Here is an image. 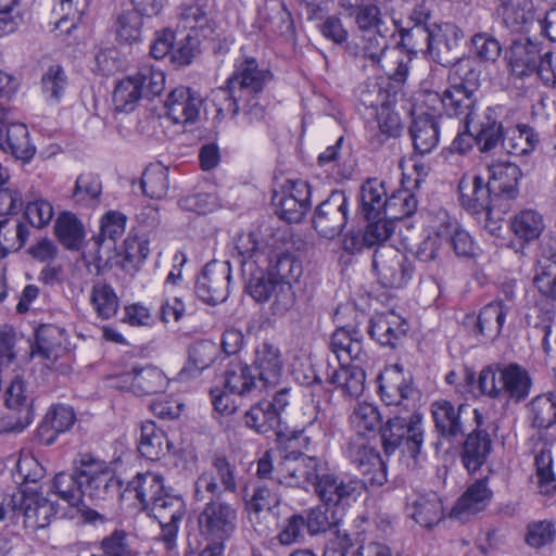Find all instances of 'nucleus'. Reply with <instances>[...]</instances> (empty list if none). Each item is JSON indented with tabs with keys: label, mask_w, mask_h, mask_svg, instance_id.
Instances as JSON below:
<instances>
[{
	"label": "nucleus",
	"mask_w": 556,
	"mask_h": 556,
	"mask_svg": "<svg viewBox=\"0 0 556 556\" xmlns=\"http://www.w3.org/2000/svg\"><path fill=\"white\" fill-rule=\"evenodd\" d=\"M428 101H439L448 116L464 115L465 128L475 137L479 150L493 151L502 138L501 109L477 106L476 93L451 85L443 93H427Z\"/></svg>",
	"instance_id": "1"
},
{
	"label": "nucleus",
	"mask_w": 556,
	"mask_h": 556,
	"mask_svg": "<svg viewBox=\"0 0 556 556\" xmlns=\"http://www.w3.org/2000/svg\"><path fill=\"white\" fill-rule=\"evenodd\" d=\"M242 276L247 292L256 302L271 301L274 314H283L292 306L294 294L291 282L277 280L264 265L255 266V262H244Z\"/></svg>",
	"instance_id": "2"
},
{
	"label": "nucleus",
	"mask_w": 556,
	"mask_h": 556,
	"mask_svg": "<svg viewBox=\"0 0 556 556\" xmlns=\"http://www.w3.org/2000/svg\"><path fill=\"white\" fill-rule=\"evenodd\" d=\"M380 437L387 456L400 450L416 458L424 443L422 417L416 412L393 416L381 426Z\"/></svg>",
	"instance_id": "3"
},
{
	"label": "nucleus",
	"mask_w": 556,
	"mask_h": 556,
	"mask_svg": "<svg viewBox=\"0 0 556 556\" xmlns=\"http://www.w3.org/2000/svg\"><path fill=\"white\" fill-rule=\"evenodd\" d=\"M78 475L81 477L84 498L94 504L113 497L118 491L119 481L111 467L91 454H81L78 458Z\"/></svg>",
	"instance_id": "4"
},
{
	"label": "nucleus",
	"mask_w": 556,
	"mask_h": 556,
	"mask_svg": "<svg viewBox=\"0 0 556 556\" xmlns=\"http://www.w3.org/2000/svg\"><path fill=\"white\" fill-rule=\"evenodd\" d=\"M468 404L439 399L430 404L434 432L441 442L452 444L466 433L468 421L473 417Z\"/></svg>",
	"instance_id": "5"
},
{
	"label": "nucleus",
	"mask_w": 556,
	"mask_h": 556,
	"mask_svg": "<svg viewBox=\"0 0 556 556\" xmlns=\"http://www.w3.org/2000/svg\"><path fill=\"white\" fill-rule=\"evenodd\" d=\"M372 269L379 283L384 288H402L407 285L414 274L413 263L392 245L376 248Z\"/></svg>",
	"instance_id": "6"
},
{
	"label": "nucleus",
	"mask_w": 556,
	"mask_h": 556,
	"mask_svg": "<svg viewBox=\"0 0 556 556\" xmlns=\"http://www.w3.org/2000/svg\"><path fill=\"white\" fill-rule=\"evenodd\" d=\"M460 205L471 214L484 212L488 218L495 215L500 210L505 213L508 210L507 203H497L488 179L476 174H465L458 182Z\"/></svg>",
	"instance_id": "7"
},
{
	"label": "nucleus",
	"mask_w": 556,
	"mask_h": 556,
	"mask_svg": "<svg viewBox=\"0 0 556 556\" xmlns=\"http://www.w3.org/2000/svg\"><path fill=\"white\" fill-rule=\"evenodd\" d=\"M199 515L201 534L207 540H229L237 529L238 513L219 497H208Z\"/></svg>",
	"instance_id": "8"
},
{
	"label": "nucleus",
	"mask_w": 556,
	"mask_h": 556,
	"mask_svg": "<svg viewBox=\"0 0 556 556\" xmlns=\"http://www.w3.org/2000/svg\"><path fill=\"white\" fill-rule=\"evenodd\" d=\"M349 205V197L344 191H332L316 206L312 217L313 228L323 238H336L348 224Z\"/></svg>",
	"instance_id": "9"
},
{
	"label": "nucleus",
	"mask_w": 556,
	"mask_h": 556,
	"mask_svg": "<svg viewBox=\"0 0 556 556\" xmlns=\"http://www.w3.org/2000/svg\"><path fill=\"white\" fill-rule=\"evenodd\" d=\"M237 491L236 466L225 456H215L208 470L202 472L194 482L193 497L198 502L208 497H219L224 492Z\"/></svg>",
	"instance_id": "10"
},
{
	"label": "nucleus",
	"mask_w": 556,
	"mask_h": 556,
	"mask_svg": "<svg viewBox=\"0 0 556 556\" xmlns=\"http://www.w3.org/2000/svg\"><path fill=\"white\" fill-rule=\"evenodd\" d=\"M325 463L304 453L291 451L287 453L276 467L278 479L290 486L306 488L315 485Z\"/></svg>",
	"instance_id": "11"
},
{
	"label": "nucleus",
	"mask_w": 556,
	"mask_h": 556,
	"mask_svg": "<svg viewBox=\"0 0 556 556\" xmlns=\"http://www.w3.org/2000/svg\"><path fill=\"white\" fill-rule=\"evenodd\" d=\"M146 511L159 521L161 527L160 539L166 544L167 548H173L177 536L178 522L186 514L182 497L166 488Z\"/></svg>",
	"instance_id": "12"
},
{
	"label": "nucleus",
	"mask_w": 556,
	"mask_h": 556,
	"mask_svg": "<svg viewBox=\"0 0 556 556\" xmlns=\"http://www.w3.org/2000/svg\"><path fill=\"white\" fill-rule=\"evenodd\" d=\"M365 482L341 477L326 467L316 480L314 490L326 506L350 505L361 496Z\"/></svg>",
	"instance_id": "13"
},
{
	"label": "nucleus",
	"mask_w": 556,
	"mask_h": 556,
	"mask_svg": "<svg viewBox=\"0 0 556 556\" xmlns=\"http://www.w3.org/2000/svg\"><path fill=\"white\" fill-rule=\"evenodd\" d=\"M231 268L228 261L208 262L194 285L197 296L207 304L224 302L229 295Z\"/></svg>",
	"instance_id": "14"
},
{
	"label": "nucleus",
	"mask_w": 556,
	"mask_h": 556,
	"mask_svg": "<svg viewBox=\"0 0 556 556\" xmlns=\"http://www.w3.org/2000/svg\"><path fill=\"white\" fill-rule=\"evenodd\" d=\"M271 78V73L260 67L255 58L247 56L236 62L235 71L227 79V88L236 92L238 99L245 100L247 97L260 96Z\"/></svg>",
	"instance_id": "15"
},
{
	"label": "nucleus",
	"mask_w": 556,
	"mask_h": 556,
	"mask_svg": "<svg viewBox=\"0 0 556 556\" xmlns=\"http://www.w3.org/2000/svg\"><path fill=\"white\" fill-rule=\"evenodd\" d=\"M275 213L288 223H300L311 205V187L304 180L288 181L271 198Z\"/></svg>",
	"instance_id": "16"
},
{
	"label": "nucleus",
	"mask_w": 556,
	"mask_h": 556,
	"mask_svg": "<svg viewBox=\"0 0 556 556\" xmlns=\"http://www.w3.org/2000/svg\"><path fill=\"white\" fill-rule=\"evenodd\" d=\"M167 384L168 380L164 372L153 365H134L129 370L113 378L114 387L130 391L137 396L164 392Z\"/></svg>",
	"instance_id": "17"
},
{
	"label": "nucleus",
	"mask_w": 556,
	"mask_h": 556,
	"mask_svg": "<svg viewBox=\"0 0 556 556\" xmlns=\"http://www.w3.org/2000/svg\"><path fill=\"white\" fill-rule=\"evenodd\" d=\"M472 413L475 428L466 435L460 450L462 464L469 473L479 470L492 452V439L484 428L483 414L477 408Z\"/></svg>",
	"instance_id": "18"
},
{
	"label": "nucleus",
	"mask_w": 556,
	"mask_h": 556,
	"mask_svg": "<svg viewBox=\"0 0 556 556\" xmlns=\"http://www.w3.org/2000/svg\"><path fill=\"white\" fill-rule=\"evenodd\" d=\"M348 458L371 485H382L387 481V465L379 452L370 446L365 438L351 437L345 450Z\"/></svg>",
	"instance_id": "19"
},
{
	"label": "nucleus",
	"mask_w": 556,
	"mask_h": 556,
	"mask_svg": "<svg viewBox=\"0 0 556 556\" xmlns=\"http://www.w3.org/2000/svg\"><path fill=\"white\" fill-rule=\"evenodd\" d=\"M177 28L188 30V34L198 38L214 39L219 36L213 8L200 0L182 3L179 7Z\"/></svg>",
	"instance_id": "20"
},
{
	"label": "nucleus",
	"mask_w": 556,
	"mask_h": 556,
	"mask_svg": "<svg viewBox=\"0 0 556 556\" xmlns=\"http://www.w3.org/2000/svg\"><path fill=\"white\" fill-rule=\"evenodd\" d=\"M279 504V494L268 483L263 482L254 486L253 493L247 502V508L249 520L260 535L267 536L271 532V525L268 519L275 516L274 509Z\"/></svg>",
	"instance_id": "21"
},
{
	"label": "nucleus",
	"mask_w": 556,
	"mask_h": 556,
	"mask_svg": "<svg viewBox=\"0 0 556 556\" xmlns=\"http://www.w3.org/2000/svg\"><path fill=\"white\" fill-rule=\"evenodd\" d=\"M463 37V30L454 24L437 25L427 53L438 64L451 66L462 58Z\"/></svg>",
	"instance_id": "22"
},
{
	"label": "nucleus",
	"mask_w": 556,
	"mask_h": 556,
	"mask_svg": "<svg viewBox=\"0 0 556 556\" xmlns=\"http://www.w3.org/2000/svg\"><path fill=\"white\" fill-rule=\"evenodd\" d=\"M252 367L264 388L279 384L285 371V361L280 349L267 341L260 343L254 351Z\"/></svg>",
	"instance_id": "23"
},
{
	"label": "nucleus",
	"mask_w": 556,
	"mask_h": 556,
	"mask_svg": "<svg viewBox=\"0 0 556 556\" xmlns=\"http://www.w3.org/2000/svg\"><path fill=\"white\" fill-rule=\"evenodd\" d=\"M542 42L531 39L514 40L505 52L510 75L523 78L533 74L542 56Z\"/></svg>",
	"instance_id": "24"
},
{
	"label": "nucleus",
	"mask_w": 556,
	"mask_h": 556,
	"mask_svg": "<svg viewBox=\"0 0 556 556\" xmlns=\"http://www.w3.org/2000/svg\"><path fill=\"white\" fill-rule=\"evenodd\" d=\"M408 325L394 312L375 314L368 326V334L382 346L396 349L406 338Z\"/></svg>",
	"instance_id": "25"
},
{
	"label": "nucleus",
	"mask_w": 556,
	"mask_h": 556,
	"mask_svg": "<svg viewBox=\"0 0 556 556\" xmlns=\"http://www.w3.org/2000/svg\"><path fill=\"white\" fill-rule=\"evenodd\" d=\"M496 13L511 33H528L538 20L532 0H497Z\"/></svg>",
	"instance_id": "26"
},
{
	"label": "nucleus",
	"mask_w": 556,
	"mask_h": 556,
	"mask_svg": "<svg viewBox=\"0 0 556 556\" xmlns=\"http://www.w3.org/2000/svg\"><path fill=\"white\" fill-rule=\"evenodd\" d=\"M22 497L16 501V510L24 517V526L29 530L45 529L56 515L55 504L42 495L18 492Z\"/></svg>",
	"instance_id": "27"
},
{
	"label": "nucleus",
	"mask_w": 556,
	"mask_h": 556,
	"mask_svg": "<svg viewBox=\"0 0 556 556\" xmlns=\"http://www.w3.org/2000/svg\"><path fill=\"white\" fill-rule=\"evenodd\" d=\"M488 181L497 198V203L516 199L519 180L522 177L520 167L511 162H498L488 166Z\"/></svg>",
	"instance_id": "28"
},
{
	"label": "nucleus",
	"mask_w": 556,
	"mask_h": 556,
	"mask_svg": "<svg viewBox=\"0 0 556 556\" xmlns=\"http://www.w3.org/2000/svg\"><path fill=\"white\" fill-rule=\"evenodd\" d=\"M201 105V96L184 86L173 89L165 101L166 114L175 124L195 122Z\"/></svg>",
	"instance_id": "29"
},
{
	"label": "nucleus",
	"mask_w": 556,
	"mask_h": 556,
	"mask_svg": "<svg viewBox=\"0 0 556 556\" xmlns=\"http://www.w3.org/2000/svg\"><path fill=\"white\" fill-rule=\"evenodd\" d=\"M361 42H349L345 52L363 68L367 66L379 67L382 56L388 50V39L380 31L361 33Z\"/></svg>",
	"instance_id": "30"
},
{
	"label": "nucleus",
	"mask_w": 556,
	"mask_h": 556,
	"mask_svg": "<svg viewBox=\"0 0 556 556\" xmlns=\"http://www.w3.org/2000/svg\"><path fill=\"white\" fill-rule=\"evenodd\" d=\"M34 396L28 383L20 376L14 377L5 390V406L12 413L11 418H17L15 428L24 430L34 420Z\"/></svg>",
	"instance_id": "31"
},
{
	"label": "nucleus",
	"mask_w": 556,
	"mask_h": 556,
	"mask_svg": "<svg viewBox=\"0 0 556 556\" xmlns=\"http://www.w3.org/2000/svg\"><path fill=\"white\" fill-rule=\"evenodd\" d=\"M444 121L442 115L421 113L415 115L409 127V135L415 152L420 155L432 152L440 141V128Z\"/></svg>",
	"instance_id": "32"
},
{
	"label": "nucleus",
	"mask_w": 556,
	"mask_h": 556,
	"mask_svg": "<svg viewBox=\"0 0 556 556\" xmlns=\"http://www.w3.org/2000/svg\"><path fill=\"white\" fill-rule=\"evenodd\" d=\"M66 341L65 330L55 325H40L36 329L35 342L31 344V357L46 361L50 368L64 352Z\"/></svg>",
	"instance_id": "33"
},
{
	"label": "nucleus",
	"mask_w": 556,
	"mask_h": 556,
	"mask_svg": "<svg viewBox=\"0 0 556 556\" xmlns=\"http://www.w3.org/2000/svg\"><path fill=\"white\" fill-rule=\"evenodd\" d=\"M224 388L240 396H256L266 389L258 381L252 365L242 362H231L225 370Z\"/></svg>",
	"instance_id": "34"
},
{
	"label": "nucleus",
	"mask_w": 556,
	"mask_h": 556,
	"mask_svg": "<svg viewBox=\"0 0 556 556\" xmlns=\"http://www.w3.org/2000/svg\"><path fill=\"white\" fill-rule=\"evenodd\" d=\"M329 349L336 356L339 365L352 364L362 361L365 356L362 334L358 330L340 327L333 331L329 341Z\"/></svg>",
	"instance_id": "35"
},
{
	"label": "nucleus",
	"mask_w": 556,
	"mask_h": 556,
	"mask_svg": "<svg viewBox=\"0 0 556 556\" xmlns=\"http://www.w3.org/2000/svg\"><path fill=\"white\" fill-rule=\"evenodd\" d=\"M498 377L501 379V397L519 403L529 396L532 379L529 371L522 366L511 363L498 367Z\"/></svg>",
	"instance_id": "36"
},
{
	"label": "nucleus",
	"mask_w": 556,
	"mask_h": 556,
	"mask_svg": "<svg viewBox=\"0 0 556 556\" xmlns=\"http://www.w3.org/2000/svg\"><path fill=\"white\" fill-rule=\"evenodd\" d=\"M379 392L387 405H401L415 392L410 381L405 379L402 369L395 365L379 376Z\"/></svg>",
	"instance_id": "37"
},
{
	"label": "nucleus",
	"mask_w": 556,
	"mask_h": 556,
	"mask_svg": "<svg viewBox=\"0 0 556 556\" xmlns=\"http://www.w3.org/2000/svg\"><path fill=\"white\" fill-rule=\"evenodd\" d=\"M0 149L16 160L28 163L36 154V147L29 140V131L23 123H10L0 137Z\"/></svg>",
	"instance_id": "38"
},
{
	"label": "nucleus",
	"mask_w": 556,
	"mask_h": 556,
	"mask_svg": "<svg viewBox=\"0 0 556 556\" xmlns=\"http://www.w3.org/2000/svg\"><path fill=\"white\" fill-rule=\"evenodd\" d=\"M76 421V415L71 406L58 404L46 414L38 428V435L46 445H52L60 433L68 431Z\"/></svg>",
	"instance_id": "39"
},
{
	"label": "nucleus",
	"mask_w": 556,
	"mask_h": 556,
	"mask_svg": "<svg viewBox=\"0 0 556 556\" xmlns=\"http://www.w3.org/2000/svg\"><path fill=\"white\" fill-rule=\"evenodd\" d=\"M164 478L161 473L147 471L137 473L124 490V496L138 500L143 510L165 490Z\"/></svg>",
	"instance_id": "40"
},
{
	"label": "nucleus",
	"mask_w": 556,
	"mask_h": 556,
	"mask_svg": "<svg viewBox=\"0 0 556 556\" xmlns=\"http://www.w3.org/2000/svg\"><path fill=\"white\" fill-rule=\"evenodd\" d=\"M388 204L384 182L378 178L367 179L359 190V210L367 219H376L386 216Z\"/></svg>",
	"instance_id": "41"
},
{
	"label": "nucleus",
	"mask_w": 556,
	"mask_h": 556,
	"mask_svg": "<svg viewBox=\"0 0 556 556\" xmlns=\"http://www.w3.org/2000/svg\"><path fill=\"white\" fill-rule=\"evenodd\" d=\"M366 375L364 369L357 364H341L339 368L333 369L327 376V381L334 386L342 395L348 397H358L365 389Z\"/></svg>",
	"instance_id": "42"
},
{
	"label": "nucleus",
	"mask_w": 556,
	"mask_h": 556,
	"mask_svg": "<svg viewBox=\"0 0 556 556\" xmlns=\"http://www.w3.org/2000/svg\"><path fill=\"white\" fill-rule=\"evenodd\" d=\"M408 514L422 527L431 528L443 516V507L435 492L415 495L407 504Z\"/></svg>",
	"instance_id": "43"
},
{
	"label": "nucleus",
	"mask_w": 556,
	"mask_h": 556,
	"mask_svg": "<svg viewBox=\"0 0 556 556\" xmlns=\"http://www.w3.org/2000/svg\"><path fill=\"white\" fill-rule=\"evenodd\" d=\"M509 308L502 300L484 305L475 320V334L490 339L496 338L503 329Z\"/></svg>",
	"instance_id": "44"
},
{
	"label": "nucleus",
	"mask_w": 556,
	"mask_h": 556,
	"mask_svg": "<svg viewBox=\"0 0 556 556\" xmlns=\"http://www.w3.org/2000/svg\"><path fill=\"white\" fill-rule=\"evenodd\" d=\"M488 483V477L477 479L470 483L453 508V515H460L463 513L477 514L484 510L493 497V491L489 488Z\"/></svg>",
	"instance_id": "45"
},
{
	"label": "nucleus",
	"mask_w": 556,
	"mask_h": 556,
	"mask_svg": "<svg viewBox=\"0 0 556 556\" xmlns=\"http://www.w3.org/2000/svg\"><path fill=\"white\" fill-rule=\"evenodd\" d=\"M505 149L509 154L528 155L532 153L540 144V134L528 124H518L508 129L506 136L502 131V138Z\"/></svg>",
	"instance_id": "46"
},
{
	"label": "nucleus",
	"mask_w": 556,
	"mask_h": 556,
	"mask_svg": "<svg viewBox=\"0 0 556 556\" xmlns=\"http://www.w3.org/2000/svg\"><path fill=\"white\" fill-rule=\"evenodd\" d=\"M169 450V442L154 421L147 420L141 424V433L138 442L140 455L149 460H157Z\"/></svg>",
	"instance_id": "47"
},
{
	"label": "nucleus",
	"mask_w": 556,
	"mask_h": 556,
	"mask_svg": "<svg viewBox=\"0 0 556 556\" xmlns=\"http://www.w3.org/2000/svg\"><path fill=\"white\" fill-rule=\"evenodd\" d=\"M52 488L54 492L73 507H87L84 503L83 481L78 475V459L72 472H59L55 475Z\"/></svg>",
	"instance_id": "48"
},
{
	"label": "nucleus",
	"mask_w": 556,
	"mask_h": 556,
	"mask_svg": "<svg viewBox=\"0 0 556 556\" xmlns=\"http://www.w3.org/2000/svg\"><path fill=\"white\" fill-rule=\"evenodd\" d=\"M70 85L64 67L58 63L49 65L41 74L40 90L45 100L58 104L65 96Z\"/></svg>",
	"instance_id": "49"
},
{
	"label": "nucleus",
	"mask_w": 556,
	"mask_h": 556,
	"mask_svg": "<svg viewBox=\"0 0 556 556\" xmlns=\"http://www.w3.org/2000/svg\"><path fill=\"white\" fill-rule=\"evenodd\" d=\"M244 424L257 433L266 434L270 431L278 433L280 417L273 409L269 400H262L252 405L244 414Z\"/></svg>",
	"instance_id": "50"
},
{
	"label": "nucleus",
	"mask_w": 556,
	"mask_h": 556,
	"mask_svg": "<svg viewBox=\"0 0 556 556\" xmlns=\"http://www.w3.org/2000/svg\"><path fill=\"white\" fill-rule=\"evenodd\" d=\"M262 27L274 34H288L293 28V21L282 0H267L260 11Z\"/></svg>",
	"instance_id": "51"
},
{
	"label": "nucleus",
	"mask_w": 556,
	"mask_h": 556,
	"mask_svg": "<svg viewBox=\"0 0 556 556\" xmlns=\"http://www.w3.org/2000/svg\"><path fill=\"white\" fill-rule=\"evenodd\" d=\"M528 418L531 426L547 429L556 424V393L546 392L536 395L528 404Z\"/></svg>",
	"instance_id": "52"
},
{
	"label": "nucleus",
	"mask_w": 556,
	"mask_h": 556,
	"mask_svg": "<svg viewBox=\"0 0 556 556\" xmlns=\"http://www.w3.org/2000/svg\"><path fill=\"white\" fill-rule=\"evenodd\" d=\"M29 236L28 226L17 219H0V258L20 250Z\"/></svg>",
	"instance_id": "53"
},
{
	"label": "nucleus",
	"mask_w": 556,
	"mask_h": 556,
	"mask_svg": "<svg viewBox=\"0 0 556 556\" xmlns=\"http://www.w3.org/2000/svg\"><path fill=\"white\" fill-rule=\"evenodd\" d=\"M237 261L243 271L244 262H255V266L267 263V251L270 248L266 244L260 245L254 232L240 233L235 240Z\"/></svg>",
	"instance_id": "54"
},
{
	"label": "nucleus",
	"mask_w": 556,
	"mask_h": 556,
	"mask_svg": "<svg viewBox=\"0 0 556 556\" xmlns=\"http://www.w3.org/2000/svg\"><path fill=\"white\" fill-rule=\"evenodd\" d=\"M54 232L59 241L68 250L78 249L84 239L81 223L70 212H62L56 217Z\"/></svg>",
	"instance_id": "55"
},
{
	"label": "nucleus",
	"mask_w": 556,
	"mask_h": 556,
	"mask_svg": "<svg viewBox=\"0 0 556 556\" xmlns=\"http://www.w3.org/2000/svg\"><path fill=\"white\" fill-rule=\"evenodd\" d=\"M514 233L523 241L536 240L545 228L543 216L535 210H523L511 220Z\"/></svg>",
	"instance_id": "56"
},
{
	"label": "nucleus",
	"mask_w": 556,
	"mask_h": 556,
	"mask_svg": "<svg viewBox=\"0 0 556 556\" xmlns=\"http://www.w3.org/2000/svg\"><path fill=\"white\" fill-rule=\"evenodd\" d=\"M351 424L356 431L354 437L365 438L376 433L381 428V416L376 406L369 403H359L353 410Z\"/></svg>",
	"instance_id": "57"
},
{
	"label": "nucleus",
	"mask_w": 556,
	"mask_h": 556,
	"mask_svg": "<svg viewBox=\"0 0 556 556\" xmlns=\"http://www.w3.org/2000/svg\"><path fill=\"white\" fill-rule=\"evenodd\" d=\"M134 78L143 98L152 99L165 89V74L153 64L143 63Z\"/></svg>",
	"instance_id": "58"
},
{
	"label": "nucleus",
	"mask_w": 556,
	"mask_h": 556,
	"mask_svg": "<svg viewBox=\"0 0 556 556\" xmlns=\"http://www.w3.org/2000/svg\"><path fill=\"white\" fill-rule=\"evenodd\" d=\"M142 15L134 9L122 10L114 22L116 38L123 42H136L141 37Z\"/></svg>",
	"instance_id": "59"
},
{
	"label": "nucleus",
	"mask_w": 556,
	"mask_h": 556,
	"mask_svg": "<svg viewBox=\"0 0 556 556\" xmlns=\"http://www.w3.org/2000/svg\"><path fill=\"white\" fill-rule=\"evenodd\" d=\"M101 193L102 182L100 177L89 172L77 177L72 198L78 204L90 206L99 201Z\"/></svg>",
	"instance_id": "60"
},
{
	"label": "nucleus",
	"mask_w": 556,
	"mask_h": 556,
	"mask_svg": "<svg viewBox=\"0 0 556 556\" xmlns=\"http://www.w3.org/2000/svg\"><path fill=\"white\" fill-rule=\"evenodd\" d=\"M90 302L97 315L102 319L113 317L119 306V301L114 289L110 285L102 282L93 285Z\"/></svg>",
	"instance_id": "61"
},
{
	"label": "nucleus",
	"mask_w": 556,
	"mask_h": 556,
	"mask_svg": "<svg viewBox=\"0 0 556 556\" xmlns=\"http://www.w3.org/2000/svg\"><path fill=\"white\" fill-rule=\"evenodd\" d=\"M450 79H453V86L466 87V90L476 93L480 84V70L475 60L470 58H460L452 64Z\"/></svg>",
	"instance_id": "62"
},
{
	"label": "nucleus",
	"mask_w": 556,
	"mask_h": 556,
	"mask_svg": "<svg viewBox=\"0 0 556 556\" xmlns=\"http://www.w3.org/2000/svg\"><path fill=\"white\" fill-rule=\"evenodd\" d=\"M533 283L542 295L556 300V254L538 261Z\"/></svg>",
	"instance_id": "63"
},
{
	"label": "nucleus",
	"mask_w": 556,
	"mask_h": 556,
	"mask_svg": "<svg viewBox=\"0 0 556 556\" xmlns=\"http://www.w3.org/2000/svg\"><path fill=\"white\" fill-rule=\"evenodd\" d=\"M134 76L118 81L113 91V104L116 112H131L142 97Z\"/></svg>",
	"instance_id": "64"
}]
</instances>
